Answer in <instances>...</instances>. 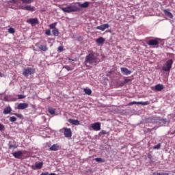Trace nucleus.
<instances>
[{
    "mask_svg": "<svg viewBox=\"0 0 175 175\" xmlns=\"http://www.w3.org/2000/svg\"><path fill=\"white\" fill-rule=\"evenodd\" d=\"M99 64V59L95 54L90 53L88 55L85 59V65L87 68H92L94 65Z\"/></svg>",
    "mask_w": 175,
    "mask_h": 175,
    "instance_id": "obj_1",
    "label": "nucleus"
},
{
    "mask_svg": "<svg viewBox=\"0 0 175 175\" xmlns=\"http://www.w3.org/2000/svg\"><path fill=\"white\" fill-rule=\"evenodd\" d=\"M62 12H64V13H72V12H79L80 8L77 7V5H69L66 8H62Z\"/></svg>",
    "mask_w": 175,
    "mask_h": 175,
    "instance_id": "obj_2",
    "label": "nucleus"
},
{
    "mask_svg": "<svg viewBox=\"0 0 175 175\" xmlns=\"http://www.w3.org/2000/svg\"><path fill=\"white\" fill-rule=\"evenodd\" d=\"M173 65V59H170L167 61L163 66L162 70L164 72H170V69H172V66Z\"/></svg>",
    "mask_w": 175,
    "mask_h": 175,
    "instance_id": "obj_3",
    "label": "nucleus"
},
{
    "mask_svg": "<svg viewBox=\"0 0 175 175\" xmlns=\"http://www.w3.org/2000/svg\"><path fill=\"white\" fill-rule=\"evenodd\" d=\"M23 75L25 77H28L31 75H35V69L31 67H27L23 69Z\"/></svg>",
    "mask_w": 175,
    "mask_h": 175,
    "instance_id": "obj_4",
    "label": "nucleus"
},
{
    "mask_svg": "<svg viewBox=\"0 0 175 175\" xmlns=\"http://www.w3.org/2000/svg\"><path fill=\"white\" fill-rule=\"evenodd\" d=\"M36 47L39 49L41 51H49V47L47 46V44H40V43L38 42L36 44Z\"/></svg>",
    "mask_w": 175,
    "mask_h": 175,
    "instance_id": "obj_5",
    "label": "nucleus"
},
{
    "mask_svg": "<svg viewBox=\"0 0 175 175\" xmlns=\"http://www.w3.org/2000/svg\"><path fill=\"white\" fill-rule=\"evenodd\" d=\"M148 46H158L159 44V38L149 40L147 42Z\"/></svg>",
    "mask_w": 175,
    "mask_h": 175,
    "instance_id": "obj_6",
    "label": "nucleus"
},
{
    "mask_svg": "<svg viewBox=\"0 0 175 175\" xmlns=\"http://www.w3.org/2000/svg\"><path fill=\"white\" fill-rule=\"evenodd\" d=\"M150 103V101H133L129 103V106H132L133 105H142V106H147Z\"/></svg>",
    "mask_w": 175,
    "mask_h": 175,
    "instance_id": "obj_7",
    "label": "nucleus"
},
{
    "mask_svg": "<svg viewBox=\"0 0 175 175\" xmlns=\"http://www.w3.org/2000/svg\"><path fill=\"white\" fill-rule=\"evenodd\" d=\"M64 131L65 137H68V138L72 137V129H70L69 128L64 127Z\"/></svg>",
    "mask_w": 175,
    "mask_h": 175,
    "instance_id": "obj_8",
    "label": "nucleus"
},
{
    "mask_svg": "<svg viewBox=\"0 0 175 175\" xmlns=\"http://www.w3.org/2000/svg\"><path fill=\"white\" fill-rule=\"evenodd\" d=\"M21 9H22V10H27V12H35V7L33 6H31V5H21Z\"/></svg>",
    "mask_w": 175,
    "mask_h": 175,
    "instance_id": "obj_9",
    "label": "nucleus"
},
{
    "mask_svg": "<svg viewBox=\"0 0 175 175\" xmlns=\"http://www.w3.org/2000/svg\"><path fill=\"white\" fill-rule=\"evenodd\" d=\"M27 23H28V24H31V25L33 27V25L39 23V20H38V18H31L28 19L27 21Z\"/></svg>",
    "mask_w": 175,
    "mask_h": 175,
    "instance_id": "obj_10",
    "label": "nucleus"
},
{
    "mask_svg": "<svg viewBox=\"0 0 175 175\" xmlns=\"http://www.w3.org/2000/svg\"><path fill=\"white\" fill-rule=\"evenodd\" d=\"M107 28H110V25L105 23L100 26H97L96 29H98L99 31H105V29H107Z\"/></svg>",
    "mask_w": 175,
    "mask_h": 175,
    "instance_id": "obj_11",
    "label": "nucleus"
},
{
    "mask_svg": "<svg viewBox=\"0 0 175 175\" xmlns=\"http://www.w3.org/2000/svg\"><path fill=\"white\" fill-rule=\"evenodd\" d=\"M28 106V103H21L18 105L17 109L18 110H24L25 109H27Z\"/></svg>",
    "mask_w": 175,
    "mask_h": 175,
    "instance_id": "obj_12",
    "label": "nucleus"
},
{
    "mask_svg": "<svg viewBox=\"0 0 175 175\" xmlns=\"http://www.w3.org/2000/svg\"><path fill=\"white\" fill-rule=\"evenodd\" d=\"M13 157L14 158H16V159H21V158L23 157V152L22 151H17V152H14L12 153Z\"/></svg>",
    "mask_w": 175,
    "mask_h": 175,
    "instance_id": "obj_13",
    "label": "nucleus"
},
{
    "mask_svg": "<svg viewBox=\"0 0 175 175\" xmlns=\"http://www.w3.org/2000/svg\"><path fill=\"white\" fill-rule=\"evenodd\" d=\"M77 5H78V6H79V8H83V9H85V8H88V6H90V2L85 1L83 3L77 2Z\"/></svg>",
    "mask_w": 175,
    "mask_h": 175,
    "instance_id": "obj_14",
    "label": "nucleus"
},
{
    "mask_svg": "<svg viewBox=\"0 0 175 175\" xmlns=\"http://www.w3.org/2000/svg\"><path fill=\"white\" fill-rule=\"evenodd\" d=\"M121 72L124 76H128L132 73V71L128 70L126 68H121Z\"/></svg>",
    "mask_w": 175,
    "mask_h": 175,
    "instance_id": "obj_15",
    "label": "nucleus"
},
{
    "mask_svg": "<svg viewBox=\"0 0 175 175\" xmlns=\"http://www.w3.org/2000/svg\"><path fill=\"white\" fill-rule=\"evenodd\" d=\"M92 128L94 131H100V123L96 122L92 124Z\"/></svg>",
    "mask_w": 175,
    "mask_h": 175,
    "instance_id": "obj_16",
    "label": "nucleus"
},
{
    "mask_svg": "<svg viewBox=\"0 0 175 175\" xmlns=\"http://www.w3.org/2000/svg\"><path fill=\"white\" fill-rule=\"evenodd\" d=\"M68 122L70 124H72V125H80V121H79L78 120H75V119H68Z\"/></svg>",
    "mask_w": 175,
    "mask_h": 175,
    "instance_id": "obj_17",
    "label": "nucleus"
},
{
    "mask_svg": "<svg viewBox=\"0 0 175 175\" xmlns=\"http://www.w3.org/2000/svg\"><path fill=\"white\" fill-rule=\"evenodd\" d=\"M163 13L164 14H165V16H167V17H169L170 18H173V14L170 12V10H163Z\"/></svg>",
    "mask_w": 175,
    "mask_h": 175,
    "instance_id": "obj_18",
    "label": "nucleus"
},
{
    "mask_svg": "<svg viewBox=\"0 0 175 175\" xmlns=\"http://www.w3.org/2000/svg\"><path fill=\"white\" fill-rule=\"evenodd\" d=\"M49 150L51 151H58L59 150V145L58 144H53L49 148Z\"/></svg>",
    "mask_w": 175,
    "mask_h": 175,
    "instance_id": "obj_19",
    "label": "nucleus"
},
{
    "mask_svg": "<svg viewBox=\"0 0 175 175\" xmlns=\"http://www.w3.org/2000/svg\"><path fill=\"white\" fill-rule=\"evenodd\" d=\"M3 113V114H10V113H12V107H5Z\"/></svg>",
    "mask_w": 175,
    "mask_h": 175,
    "instance_id": "obj_20",
    "label": "nucleus"
},
{
    "mask_svg": "<svg viewBox=\"0 0 175 175\" xmlns=\"http://www.w3.org/2000/svg\"><path fill=\"white\" fill-rule=\"evenodd\" d=\"M154 88H155L156 91L160 92L162 90H163L164 87H163V85H162V84H157L155 85Z\"/></svg>",
    "mask_w": 175,
    "mask_h": 175,
    "instance_id": "obj_21",
    "label": "nucleus"
},
{
    "mask_svg": "<svg viewBox=\"0 0 175 175\" xmlns=\"http://www.w3.org/2000/svg\"><path fill=\"white\" fill-rule=\"evenodd\" d=\"M154 120H157V121H160L161 124H163L164 125L167 122L166 119H162L160 117L154 118Z\"/></svg>",
    "mask_w": 175,
    "mask_h": 175,
    "instance_id": "obj_22",
    "label": "nucleus"
},
{
    "mask_svg": "<svg viewBox=\"0 0 175 175\" xmlns=\"http://www.w3.org/2000/svg\"><path fill=\"white\" fill-rule=\"evenodd\" d=\"M105 40H106L105 38H103V37H100L96 40V42L98 44H102V43H103L105 42Z\"/></svg>",
    "mask_w": 175,
    "mask_h": 175,
    "instance_id": "obj_23",
    "label": "nucleus"
},
{
    "mask_svg": "<svg viewBox=\"0 0 175 175\" xmlns=\"http://www.w3.org/2000/svg\"><path fill=\"white\" fill-rule=\"evenodd\" d=\"M83 92L86 95H91L92 94V90L91 89L85 88L83 89Z\"/></svg>",
    "mask_w": 175,
    "mask_h": 175,
    "instance_id": "obj_24",
    "label": "nucleus"
},
{
    "mask_svg": "<svg viewBox=\"0 0 175 175\" xmlns=\"http://www.w3.org/2000/svg\"><path fill=\"white\" fill-rule=\"evenodd\" d=\"M22 3H24L25 5H29V3H32L34 0H21Z\"/></svg>",
    "mask_w": 175,
    "mask_h": 175,
    "instance_id": "obj_25",
    "label": "nucleus"
},
{
    "mask_svg": "<svg viewBox=\"0 0 175 175\" xmlns=\"http://www.w3.org/2000/svg\"><path fill=\"white\" fill-rule=\"evenodd\" d=\"M52 33L53 36H58V35H59V31L58 30V29L56 28L55 29H53Z\"/></svg>",
    "mask_w": 175,
    "mask_h": 175,
    "instance_id": "obj_26",
    "label": "nucleus"
},
{
    "mask_svg": "<svg viewBox=\"0 0 175 175\" xmlns=\"http://www.w3.org/2000/svg\"><path fill=\"white\" fill-rule=\"evenodd\" d=\"M36 169H42L43 167V162L36 163Z\"/></svg>",
    "mask_w": 175,
    "mask_h": 175,
    "instance_id": "obj_27",
    "label": "nucleus"
},
{
    "mask_svg": "<svg viewBox=\"0 0 175 175\" xmlns=\"http://www.w3.org/2000/svg\"><path fill=\"white\" fill-rule=\"evenodd\" d=\"M50 29H57V23H52L51 25H49Z\"/></svg>",
    "mask_w": 175,
    "mask_h": 175,
    "instance_id": "obj_28",
    "label": "nucleus"
},
{
    "mask_svg": "<svg viewBox=\"0 0 175 175\" xmlns=\"http://www.w3.org/2000/svg\"><path fill=\"white\" fill-rule=\"evenodd\" d=\"M95 161H96V162H99V163H104L105 162V159H102L100 157L96 158Z\"/></svg>",
    "mask_w": 175,
    "mask_h": 175,
    "instance_id": "obj_29",
    "label": "nucleus"
},
{
    "mask_svg": "<svg viewBox=\"0 0 175 175\" xmlns=\"http://www.w3.org/2000/svg\"><path fill=\"white\" fill-rule=\"evenodd\" d=\"M63 69H66V70H68V72L70 71V70H73V68H71L69 66H65L63 67Z\"/></svg>",
    "mask_w": 175,
    "mask_h": 175,
    "instance_id": "obj_30",
    "label": "nucleus"
},
{
    "mask_svg": "<svg viewBox=\"0 0 175 175\" xmlns=\"http://www.w3.org/2000/svg\"><path fill=\"white\" fill-rule=\"evenodd\" d=\"M48 111H49V113H51L52 116L53 114H55V109L50 108L48 109Z\"/></svg>",
    "mask_w": 175,
    "mask_h": 175,
    "instance_id": "obj_31",
    "label": "nucleus"
},
{
    "mask_svg": "<svg viewBox=\"0 0 175 175\" xmlns=\"http://www.w3.org/2000/svg\"><path fill=\"white\" fill-rule=\"evenodd\" d=\"M9 120L10 122H14L15 121H17V118H16L15 116H12L10 118Z\"/></svg>",
    "mask_w": 175,
    "mask_h": 175,
    "instance_id": "obj_32",
    "label": "nucleus"
},
{
    "mask_svg": "<svg viewBox=\"0 0 175 175\" xmlns=\"http://www.w3.org/2000/svg\"><path fill=\"white\" fill-rule=\"evenodd\" d=\"M8 146H9V148H10V149L13 148V149L14 150V148H17V146H16V145H12V144H10V142H9Z\"/></svg>",
    "mask_w": 175,
    "mask_h": 175,
    "instance_id": "obj_33",
    "label": "nucleus"
},
{
    "mask_svg": "<svg viewBox=\"0 0 175 175\" xmlns=\"http://www.w3.org/2000/svg\"><path fill=\"white\" fill-rule=\"evenodd\" d=\"M161 148V143H159L157 145H155L153 147L154 150H159Z\"/></svg>",
    "mask_w": 175,
    "mask_h": 175,
    "instance_id": "obj_34",
    "label": "nucleus"
},
{
    "mask_svg": "<svg viewBox=\"0 0 175 175\" xmlns=\"http://www.w3.org/2000/svg\"><path fill=\"white\" fill-rule=\"evenodd\" d=\"M8 32H9V33H14V32H16V31L14 30V28L10 27L8 29Z\"/></svg>",
    "mask_w": 175,
    "mask_h": 175,
    "instance_id": "obj_35",
    "label": "nucleus"
},
{
    "mask_svg": "<svg viewBox=\"0 0 175 175\" xmlns=\"http://www.w3.org/2000/svg\"><path fill=\"white\" fill-rule=\"evenodd\" d=\"M5 131V125L0 123V132H3Z\"/></svg>",
    "mask_w": 175,
    "mask_h": 175,
    "instance_id": "obj_36",
    "label": "nucleus"
},
{
    "mask_svg": "<svg viewBox=\"0 0 175 175\" xmlns=\"http://www.w3.org/2000/svg\"><path fill=\"white\" fill-rule=\"evenodd\" d=\"M45 35H47L48 36H50V35H51V31L50 29H46L45 31Z\"/></svg>",
    "mask_w": 175,
    "mask_h": 175,
    "instance_id": "obj_37",
    "label": "nucleus"
},
{
    "mask_svg": "<svg viewBox=\"0 0 175 175\" xmlns=\"http://www.w3.org/2000/svg\"><path fill=\"white\" fill-rule=\"evenodd\" d=\"M25 98H26V96L23 95V94H18V99H25Z\"/></svg>",
    "mask_w": 175,
    "mask_h": 175,
    "instance_id": "obj_38",
    "label": "nucleus"
},
{
    "mask_svg": "<svg viewBox=\"0 0 175 175\" xmlns=\"http://www.w3.org/2000/svg\"><path fill=\"white\" fill-rule=\"evenodd\" d=\"M130 81H131V79H124V84H127V83H130Z\"/></svg>",
    "mask_w": 175,
    "mask_h": 175,
    "instance_id": "obj_39",
    "label": "nucleus"
},
{
    "mask_svg": "<svg viewBox=\"0 0 175 175\" xmlns=\"http://www.w3.org/2000/svg\"><path fill=\"white\" fill-rule=\"evenodd\" d=\"M64 51V47L63 46H59L58 47V51H59V53L62 52Z\"/></svg>",
    "mask_w": 175,
    "mask_h": 175,
    "instance_id": "obj_40",
    "label": "nucleus"
},
{
    "mask_svg": "<svg viewBox=\"0 0 175 175\" xmlns=\"http://www.w3.org/2000/svg\"><path fill=\"white\" fill-rule=\"evenodd\" d=\"M14 116H16V117H18V118H21V114L19 113H13Z\"/></svg>",
    "mask_w": 175,
    "mask_h": 175,
    "instance_id": "obj_41",
    "label": "nucleus"
},
{
    "mask_svg": "<svg viewBox=\"0 0 175 175\" xmlns=\"http://www.w3.org/2000/svg\"><path fill=\"white\" fill-rule=\"evenodd\" d=\"M147 158H148V159H152V155L151 154H148Z\"/></svg>",
    "mask_w": 175,
    "mask_h": 175,
    "instance_id": "obj_42",
    "label": "nucleus"
},
{
    "mask_svg": "<svg viewBox=\"0 0 175 175\" xmlns=\"http://www.w3.org/2000/svg\"><path fill=\"white\" fill-rule=\"evenodd\" d=\"M160 175H169L167 172H160Z\"/></svg>",
    "mask_w": 175,
    "mask_h": 175,
    "instance_id": "obj_43",
    "label": "nucleus"
},
{
    "mask_svg": "<svg viewBox=\"0 0 175 175\" xmlns=\"http://www.w3.org/2000/svg\"><path fill=\"white\" fill-rule=\"evenodd\" d=\"M11 2L12 3H17V2H18V0H11Z\"/></svg>",
    "mask_w": 175,
    "mask_h": 175,
    "instance_id": "obj_44",
    "label": "nucleus"
},
{
    "mask_svg": "<svg viewBox=\"0 0 175 175\" xmlns=\"http://www.w3.org/2000/svg\"><path fill=\"white\" fill-rule=\"evenodd\" d=\"M124 85H125V83H124V81L120 83V86L121 87H124Z\"/></svg>",
    "mask_w": 175,
    "mask_h": 175,
    "instance_id": "obj_45",
    "label": "nucleus"
},
{
    "mask_svg": "<svg viewBox=\"0 0 175 175\" xmlns=\"http://www.w3.org/2000/svg\"><path fill=\"white\" fill-rule=\"evenodd\" d=\"M40 175H49V172L42 173Z\"/></svg>",
    "mask_w": 175,
    "mask_h": 175,
    "instance_id": "obj_46",
    "label": "nucleus"
},
{
    "mask_svg": "<svg viewBox=\"0 0 175 175\" xmlns=\"http://www.w3.org/2000/svg\"><path fill=\"white\" fill-rule=\"evenodd\" d=\"M101 133L103 135H106L107 133H106V131H102Z\"/></svg>",
    "mask_w": 175,
    "mask_h": 175,
    "instance_id": "obj_47",
    "label": "nucleus"
},
{
    "mask_svg": "<svg viewBox=\"0 0 175 175\" xmlns=\"http://www.w3.org/2000/svg\"><path fill=\"white\" fill-rule=\"evenodd\" d=\"M152 175H160V172H159V173L154 172V173L152 174Z\"/></svg>",
    "mask_w": 175,
    "mask_h": 175,
    "instance_id": "obj_48",
    "label": "nucleus"
},
{
    "mask_svg": "<svg viewBox=\"0 0 175 175\" xmlns=\"http://www.w3.org/2000/svg\"><path fill=\"white\" fill-rule=\"evenodd\" d=\"M0 77H3V74H2L1 72H0Z\"/></svg>",
    "mask_w": 175,
    "mask_h": 175,
    "instance_id": "obj_49",
    "label": "nucleus"
},
{
    "mask_svg": "<svg viewBox=\"0 0 175 175\" xmlns=\"http://www.w3.org/2000/svg\"><path fill=\"white\" fill-rule=\"evenodd\" d=\"M0 95H3V94H2V93H0Z\"/></svg>",
    "mask_w": 175,
    "mask_h": 175,
    "instance_id": "obj_50",
    "label": "nucleus"
}]
</instances>
